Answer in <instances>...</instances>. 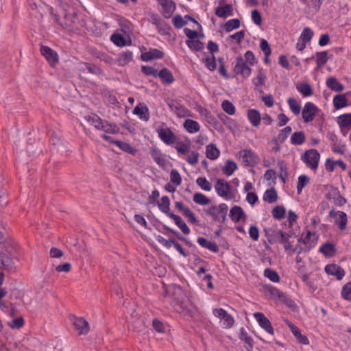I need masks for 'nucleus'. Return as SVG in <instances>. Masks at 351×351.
I'll list each match as a JSON object with an SVG mask.
<instances>
[{
	"label": "nucleus",
	"mask_w": 351,
	"mask_h": 351,
	"mask_svg": "<svg viewBox=\"0 0 351 351\" xmlns=\"http://www.w3.org/2000/svg\"><path fill=\"white\" fill-rule=\"evenodd\" d=\"M329 216L335 218V223L338 225L341 230L346 229L347 225V215L343 211H335V209H332L329 212Z\"/></svg>",
	"instance_id": "1a4fd4ad"
},
{
	"label": "nucleus",
	"mask_w": 351,
	"mask_h": 351,
	"mask_svg": "<svg viewBox=\"0 0 351 351\" xmlns=\"http://www.w3.org/2000/svg\"><path fill=\"white\" fill-rule=\"evenodd\" d=\"M228 206L225 203H221L217 206V213L219 216V221L224 222L226 220Z\"/></svg>",
	"instance_id": "5fc2aeb1"
},
{
	"label": "nucleus",
	"mask_w": 351,
	"mask_h": 351,
	"mask_svg": "<svg viewBox=\"0 0 351 351\" xmlns=\"http://www.w3.org/2000/svg\"><path fill=\"white\" fill-rule=\"evenodd\" d=\"M240 26V21L238 19H230L224 24V29L226 32H230L234 29H237Z\"/></svg>",
	"instance_id": "8fccbe9b"
},
{
	"label": "nucleus",
	"mask_w": 351,
	"mask_h": 351,
	"mask_svg": "<svg viewBox=\"0 0 351 351\" xmlns=\"http://www.w3.org/2000/svg\"><path fill=\"white\" fill-rule=\"evenodd\" d=\"M75 329L78 331L79 335H86L90 330L88 322L83 317L73 315L71 318Z\"/></svg>",
	"instance_id": "6e6552de"
},
{
	"label": "nucleus",
	"mask_w": 351,
	"mask_h": 351,
	"mask_svg": "<svg viewBox=\"0 0 351 351\" xmlns=\"http://www.w3.org/2000/svg\"><path fill=\"white\" fill-rule=\"evenodd\" d=\"M168 217H169L174 221L176 226H178V228L182 230V232L184 234H189L190 233V228L187 226L186 223L179 215H175L174 213H169Z\"/></svg>",
	"instance_id": "a211bd4d"
},
{
	"label": "nucleus",
	"mask_w": 351,
	"mask_h": 351,
	"mask_svg": "<svg viewBox=\"0 0 351 351\" xmlns=\"http://www.w3.org/2000/svg\"><path fill=\"white\" fill-rule=\"evenodd\" d=\"M186 43L191 49L195 51H201L204 48V43L199 40H187Z\"/></svg>",
	"instance_id": "37998d69"
},
{
	"label": "nucleus",
	"mask_w": 351,
	"mask_h": 351,
	"mask_svg": "<svg viewBox=\"0 0 351 351\" xmlns=\"http://www.w3.org/2000/svg\"><path fill=\"white\" fill-rule=\"evenodd\" d=\"M159 4L162 7L163 16L167 19L170 18L176 10V3L171 0H165Z\"/></svg>",
	"instance_id": "f3484780"
},
{
	"label": "nucleus",
	"mask_w": 351,
	"mask_h": 351,
	"mask_svg": "<svg viewBox=\"0 0 351 351\" xmlns=\"http://www.w3.org/2000/svg\"><path fill=\"white\" fill-rule=\"evenodd\" d=\"M244 216L243 209L239 206H234L230 210V217L234 222L239 221Z\"/></svg>",
	"instance_id": "a878e982"
},
{
	"label": "nucleus",
	"mask_w": 351,
	"mask_h": 351,
	"mask_svg": "<svg viewBox=\"0 0 351 351\" xmlns=\"http://www.w3.org/2000/svg\"><path fill=\"white\" fill-rule=\"evenodd\" d=\"M264 275L274 282H278L280 281V277L275 270L267 268L264 271Z\"/></svg>",
	"instance_id": "13d9d810"
},
{
	"label": "nucleus",
	"mask_w": 351,
	"mask_h": 351,
	"mask_svg": "<svg viewBox=\"0 0 351 351\" xmlns=\"http://www.w3.org/2000/svg\"><path fill=\"white\" fill-rule=\"evenodd\" d=\"M333 195L334 196V199H335V202L337 205L338 206H343V204H345L346 203V199L345 197H343L341 194H340V192L339 191V190L337 189V188H335V187H332V189H331V193H329L328 195H327V197L328 198H330L329 197V195Z\"/></svg>",
	"instance_id": "e433bc0d"
},
{
	"label": "nucleus",
	"mask_w": 351,
	"mask_h": 351,
	"mask_svg": "<svg viewBox=\"0 0 351 351\" xmlns=\"http://www.w3.org/2000/svg\"><path fill=\"white\" fill-rule=\"evenodd\" d=\"M265 289L274 299L278 300L289 308H294L296 307L295 302L278 289L271 285L267 286Z\"/></svg>",
	"instance_id": "7ed1b4c3"
},
{
	"label": "nucleus",
	"mask_w": 351,
	"mask_h": 351,
	"mask_svg": "<svg viewBox=\"0 0 351 351\" xmlns=\"http://www.w3.org/2000/svg\"><path fill=\"white\" fill-rule=\"evenodd\" d=\"M170 180L174 185L178 186L181 184L182 178L176 169H172L170 173Z\"/></svg>",
	"instance_id": "774afa93"
},
{
	"label": "nucleus",
	"mask_w": 351,
	"mask_h": 351,
	"mask_svg": "<svg viewBox=\"0 0 351 351\" xmlns=\"http://www.w3.org/2000/svg\"><path fill=\"white\" fill-rule=\"evenodd\" d=\"M326 273L334 276L339 280H341L345 275L344 269L337 264H328L324 269Z\"/></svg>",
	"instance_id": "ddd939ff"
},
{
	"label": "nucleus",
	"mask_w": 351,
	"mask_h": 351,
	"mask_svg": "<svg viewBox=\"0 0 351 351\" xmlns=\"http://www.w3.org/2000/svg\"><path fill=\"white\" fill-rule=\"evenodd\" d=\"M326 86L332 90L341 92L343 90L344 86L342 84L337 81L335 77H330L326 80Z\"/></svg>",
	"instance_id": "b1692460"
},
{
	"label": "nucleus",
	"mask_w": 351,
	"mask_h": 351,
	"mask_svg": "<svg viewBox=\"0 0 351 351\" xmlns=\"http://www.w3.org/2000/svg\"><path fill=\"white\" fill-rule=\"evenodd\" d=\"M291 142L293 145H301L305 142V134L304 132H295L291 137Z\"/></svg>",
	"instance_id": "a19ab883"
},
{
	"label": "nucleus",
	"mask_w": 351,
	"mask_h": 351,
	"mask_svg": "<svg viewBox=\"0 0 351 351\" xmlns=\"http://www.w3.org/2000/svg\"><path fill=\"white\" fill-rule=\"evenodd\" d=\"M206 157L210 160L217 159L220 155L219 149L213 143H210L206 148Z\"/></svg>",
	"instance_id": "393cba45"
},
{
	"label": "nucleus",
	"mask_w": 351,
	"mask_h": 351,
	"mask_svg": "<svg viewBox=\"0 0 351 351\" xmlns=\"http://www.w3.org/2000/svg\"><path fill=\"white\" fill-rule=\"evenodd\" d=\"M313 36V32L309 27L303 29L302 32L299 38V40H303L306 43L309 42Z\"/></svg>",
	"instance_id": "e2e57ef3"
},
{
	"label": "nucleus",
	"mask_w": 351,
	"mask_h": 351,
	"mask_svg": "<svg viewBox=\"0 0 351 351\" xmlns=\"http://www.w3.org/2000/svg\"><path fill=\"white\" fill-rule=\"evenodd\" d=\"M338 123L341 128L351 126V114H344L338 117Z\"/></svg>",
	"instance_id": "49530a36"
},
{
	"label": "nucleus",
	"mask_w": 351,
	"mask_h": 351,
	"mask_svg": "<svg viewBox=\"0 0 351 351\" xmlns=\"http://www.w3.org/2000/svg\"><path fill=\"white\" fill-rule=\"evenodd\" d=\"M83 64L89 73L96 75H100L103 74L102 69L95 64L88 62H84Z\"/></svg>",
	"instance_id": "bf43d9fd"
},
{
	"label": "nucleus",
	"mask_w": 351,
	"mask_h": 351,
	"mask_svg": "<svg viewBox=\"0 0 351 351\" xmlns=\"http://www.w3.org/2000/svg\"><path fill=\"white\" fill-rule=\"evenodd\" d=\"M40 51L51 66H54L58 62L57 53L49 47L41 45Z\"/></svg>",
	"instance_id": "9b49d317"
},
{
	"label": "nucleus",
	"mask_w": 351,
	"mask_h": 351,
	"mask_svg": "<svg viewBox=\"0 0 351 351\" xmlns=\"http://www.w3.org/2000/svg\"><path fill=\"white\" fill-rule=\"evenodd\" d=\"M269 231L272 232V234L268 236V241L270 243L279 242L283 244L285 250H288L291 249V244L289 239L285 237V232L282 230L273 231L271 229L265 230V232L268 234Z\"/></svg>",
	"instance_id": "20e7f679"
},
{
	"label": "nucleus",
	"mask_w": 351,
	"mask_h": 351,
	"mask_svg": "<svg viewBox=\"0 0 351 351\" xmlns=\"http://www.w3.org/2000/svg\"><path fill=\"white\" fill-rule=\"evenodd\" d=\"M247 117L253 126L257 127L260 124L261 114L257 110H248Z\"/></svg>",
	"instance_id": "cd10ccee"
},
{
	"label": "nucleus",
	"mask_w": 351,
	"mask_h": 351,
	"mask_svg": "<svg viewBox=\"0 0 351 351\" xmlns=\"http://www.w3.org/2000/svg\"><path fill=\"white\" fill-rule=\"evenodd\" d=\"M341 294L344 300L351 301V282H347L343 287Z\"/></svg>",
	"instance_id": "0e129e2a"
},
{
	"label": "nucleus",
	"mask_w": 351,
	"mask_h": 351,
	"mask_svg": "<svg viewBox=\"0 0 351 351\" xmlns=\"http://www.w3.org/2000/svg\"><path fill=\"white\" fill-rule=\"evenodd\" d=\"M215 14L220 18H226L228 16L233 14V8L231 4H225L223 6H219L215 9Z\"/></svg>",
	"instance_id": "6ab92c4d"
},
{
	"label": "nucleus",
	"mask_w": 351,
	"mask_h": 351,
	"mask_svg": "<svg viewBox=\"0 0 351 351\" xmlns=\"http://www.w3.org/2000/svg\"><path fill=\"white\" fill-rule=\"evenodd\" d=\"M318 237L315 234V232L312 233L309 230H306V236L304 239L300 238L299 239V242L302 241L305 245H306L307 250H309L312 247H313L317 242Z\"/></svg>",
	"instance_id": "aec40b11"
},
{
	"label": "nucleus",
	"mask_w": 351,
	"mask_h": 351,
	"mask_svg": "<svg viewBox=\"0 0 351 351\" xmlns=\"http://www.w3.org/2000/svg\"><path fill=\"white\" fill-rule=\"evenodd\" d=\"M333 105L335 109L339 110L348 105L346 95H337L333 98Z\"/></svg>",
	"instance_id": "bb28decb"
},
{
	"label": "nucleus",
	"mask_w": 351,
	"mask_h": 351,
	"mask_svg": "<svg viewBox=\"0 0 351 351\" xmlns=\"http://www.w3.org/2000/svg\"><path fill=\"white\" fill-rule=\"evenodd\" d=\"M157 77H159L162 83L166 84H172L174 81L172 73L167 68H163L158 72Z\"/></svg>",
	"instance_id": "412c9836"
},
{
	"label": "nucleus",
	"mask_w": 351,
	"mask_h": 351,
	"mask_svg": "<svg viewBox=\"0 0 351 351\" xmlns=\"http://www.w3.org/2000/svg\"><path fill=\"white\" fill-rule=\"evenodd\" d=\"M288 104L290 109L295 114H299L301 110V107L294 98L289 97L288 99Z\"/></svg>",
	"instance_id": "338daca9"
},
{
	"label": "nucleus",
	"mask_w": 351,
	"mask_h": 351,
	"mask_svg": "<svg viewBox=\"0 0 351 351\" xmlns=\"http://www.w3.org/2000/svg\"><path fill=\"white\" fill-rule=\"evenodd\" d=\"M84 119L97 130H99L101 125L103 124V120L95 113L85 116Z\"/></svg>",
	"instance_id": "c756f323"
},
{
	"label": "nucleus",
	"mask_w": 351,
	"mask_h": 351,
	"mask_svg": "<svg viewBox=\"0 0 351 351\" xmlns=\"http://www.w3.org/2000/svg\"><path fill=\"white\" fill-rule=\"evenodd\" d=\"M150 154L154 160L160 166H164L166 160L162 157L160 150L153 148L150 151Z\"/></svg>",
	"instance_id": "4c0bfd02"
},
{
	"label": "nucleus",
	"mask_w": 351,
	"mask_h": 351,
	"mask_svg": "<svg viewBox=\"0 0 351 351\" xmlns=\"http://www.w3.org/2000/svg\"><path fill=\"white\" fill-rule=\"evenodd\" d=\"M328 53L326 51L316 53V63L319 68L324 66L328 60Z\"/></svg>",
	"instance_id": "603ef678"
},
{
	"label": "nucleus",
	"mask_w": 351,
	"mask_h": 351,
	"mask_svg": "<svg viewBox=\"0 0 351 351\" xmlns=\"http://www.w3.org/2000/svg\"><path fill=\"white\" fill-rule=\"evenodd\" d=\"M254 316L262 328L271 335L274 334V329L270 321L263 313L256 312Z\"/></svg>",
	"instance_id": "9d476101"
},
{
	"label": "nucleus",
	"mask_w": 351,
	"mask_h": 351,
	"mask_svg": "<svg viewBox=\"0 0 351 351\" xmlns=\"http://www.w3.org/2000/svg\"><path fill=\"white\" fill-rule=\"evenodd\" d=\"M206 67L210 71H213L217 68L216 59L214 55L206 56L204 59Z\"/></svg>",
	"instance_id": "6e6d98bb"
},
{
	"label": "nucleus",
	"mask_w": 351,
	"mask_h": 351,
	"mask_svg": "<svg viewBox=\"0 0 351 351\" xmlns=\"http://www.w3.org/2000/svg\"><path fill=\"white\" fill-rule=\"evenodd\" d=\"M172 23L175 27L178 29H180L187 24L186 21H185L180 14H176L173 17Z\"/></svg>",
	"instance_id": "69168bd1"
},
{
	"label": "nucleus",
	"mask_w": 351,
	"mask_h": 351,
	"mask_svg": "<svg viewBox=\"0 0 351 351\" xmlns=\"http://www.w3.org/2000/svg\"><path fill=\"white\" fill-rule=\"evenodd\" d=\"M198 243L202 247L208 250L217 253L219 252V248L215 242L208 241L206 238L199 237L197 239Z\"/></svg>",
	"instance_id": "5701e85b"
},
{
	"label": "nucleus",
	"mask_w": 351,
	"mask_h": 351,
	"mask_svg": "<svg viewBox=\"0 0 351 351\" xmlns=\"http://www.w3.org/2000/svg\"><path fill=\"white\" fill-rule=\"evenodd\" d=\"M134 114L138 115L140 119L147 121L149 119V109L147 106L139 107L136 106L133 110Z\"/></svg>",
	"instance_id": "473e14b6"
},
{
	"label": "nucleus",
	"mask_w": 351,
	"mask_h": 351,
	"mask_svg": "<svg viewBox=\"0 0 351 351\" xmlns=\"http://www.w3.org/2000/svg\"><path fill=\"white\" fill-rule=\"evenodd\" d=\"M0 268H3L10 272L15 270V266L12 259L2 251H0Z\"/></svg>",
	"instance_id": "2eb2a0df"
},
{
	"label": "nucleus",
	"mask_w": 351,
	"mask_h": 351,
	"mask_svg": "<svg viewBox=\"0 0 351 351\" xmlns=\"http://www.w3.org/2000/svg\"><path fill=\"white\" fill-rule=\"evenodd\" d=\"M239 156L241 158L242 163L245 166H253L256 162V154L250 149H243L240 151Z\"/></svg>",
	"instance_id": "4468645a"
},
{
	"label": "nucleus",
	"mask_w": 351,
	"mask_h": 351,
	"mask_svg": "<svg viewBox=\"0 0 351 351\" xmlns=\"http://www.w3.org/2000/svg\"><path fill=\"white\" fill-rule=\"evenodd\" d=\"M310 182V178L306 175H301L298 177L297 184V191L300 194L303 188H304Z\"/></svg>",
	"instance_id": "09e8293b"
},
{
	"label": "nucleus",
	"mask_w": 351,
	"mask_h": 351,
	"mask_svg": "<svg viewBox=\"0 0 351 351\" xmlns=\"http://www.w3.org/2000/svg\"><path fill=\"white\" fill-rule=\"evenodd\" d=\"M215 189L219 196L227 199L232 197L231 195V186L224 179H218L215 182Z\"/></svg>",
	"instance_id": "39448f33"
},
{
	"label": "nucleus",
	"mask_w": 351,
	"mask_h": 351,
	"mask_svg": "<svg viewBox=\"0 0 351 351\" xmlns=\"http://www.w3.org/2000/svg\"><path fill=\"white\" fill-rule=\"evenodd\" d=\"M297 88L304 97H308L313 95L311 86L307 82L300 83L297 86Z\"/></svg>",
	"instance_id": "79ce46f5"
},
{
	"label": "nucleus",
	"mask_w": 351,
	"mask_h": 351,
	"mask_svg": "<svg viewBox=\"0 0 351 351\" xmlns=\"http://www.w3.org/2000/svg\"><path fill=\"white\" fill-rule=\"evenodd\" d=\"M199 112L202 116L204 117V119L209 124L213 125H219L216 118L208 110L202 108Z\"/></svg>",
	"instance_id": "c03bdc74"
},
{
	"label": "nucleus",
	"mask_w": 351,
	"mask_h": 351,
	"mask_svg": "<svg viewBox=\"0 0 351 351\" xmlns=\"http://www.w3.org/2000/svg\"><path fill=\"white\" fill-rule=\"evenodd\" d=\"M234 72L237 75H241L244 77H247L250 75L252 69L242 56H237L235 60Z\"/></svg>",
	"instance_id": "423d86ee"
},
{
	"label": "nucleus",
	"mask_w": 351,
	"mask_h": 351,
	"mask_svg": "<svg viewBox=\"0 0 351 351\" xmlns=\"http://www.w3.org/2000/svg\"><path fill=\"white\" fill-rule=\"evenodd\" d=\"M183 126L189 133L197 132L200 129L199 123L197 121L192 119H186L184 121Z\"/></svg>",
	"instance_id": "2f4dec72"
},
{
	"label": "nucleus",
	"mask_w": 351,
	"mask_h": 351,
	"mask_svg": "<svg viewBox=\"0 0 351 351\" xmlns=\"http://www.w3.org/2000/svg\"><path fill=\"white\" fill-rule=\"evenodd\" d=\"M133 54L132 51H126L122 52L119 55V58L117 59V62L120 66H125L132 61Z\"/></svg>",
	"instance_id": "58836bf2"
},
{
	"label": "nucleus",
	"mask_w": 351,
	"mask_h": 351,
	"mask_svg": "<svg viewBox=\"0 0 351 351\" xmlns=\"http://www.w3.org/2000/svg\"><path fill=\"white\" fill-rule=\"evenodd\" d=\"M266 80V75L263 69H259L258 75L253 79V83L256 86H260L264 84Z\"/></svg>",
	"instance_id": "052dcab7"
},
{
	"label": "nucleus",
	"mask_w": 351,
	"mask_h": 351,
	"mask_svg": "<svg viewBox=\"0 0 351 351\" xmlns=\"http://www.w3.org/2000/svg\"><path fill=\"white\" fill-rule=\"evenodd\" d=\"M164 55V53L158 49H150L149 51L141 54V59L147 62L154 59H161Z\"/></svg>",
	"instance_id": "dca6fc26"
},
{
	"label": "nucleus",
	"mask_w": 351,
	"mask_h": 351,
	"mask_svg": "<svg viewBox=\"0 0 351 351\" xmlns=\"http://www.w3.org/2000/svg\"><path fill=\"white\" fill-rule=\"evenodd\" d=\"M288 326L292 333L294 335V336L296 337V339L300 343L304 345L308 344L309 341L308 338L305 335L301 334L300 330L299 329L298 327H297L292 323H289Z\"/></svg>",
	"instance_id": "4be33fe9"
},
{
	"label": "nucleus",
	"mask_w": 351,
	"mask_h": 351,
	"mask_svg": "<svg viewBox=\"0 0 351 351\" xmlns=\"http://www.w3.org/2000/svg\"><path fill=\"white\" fill-rule=\"evenodd\" d=\"M170 200L168 196H162L160 199V202H158V206L159 209L167 216L169 213H171L170 211Z\"/></svg>",
	"instance_id": "72a5a7b5"
},
{
	"label": "nucleus",
	"mask_w": 351,
	"mask_h": 351,
	"mask_svg": "<svg viewBox=\"0 0 351 351\" xmlns=\"http://www.w3.org/2000/svg\"><path fill=\"white\" fill-rule=\"evenodd\" d=\"M110 39L113 43L118 47H123L127 45L126 40L121 34H114L111 36Z\"/></svg>",
	"instance_id": "864d4df0"
},
{
	"label": "nucleus",
	"mask_w": 351,
	"mask_h": 351,
	"mask_svg": "<svg viewBox=\"0 0 351 351\" xmlns=\"http://www.w3.org/2000/svg\"><path fill=\"white\" fill-rule=\"evenodd\" d=\"M221 108L223 110L230 115H232L235 113V107L228 100H224L221 104Z\"/></svg>",
	"instance_id": "680f3d73"
},
{
	"label": "nucleus",
	"mask_w": 351,
	"mask_h": 351,
	"mask_svg": "<svg viewBox=\"0 0 351 351\" xmlns=\"http://www.w3.org/2000/svg\"><path fill=\"white\" fill-rule=\"evenodd\" d=\"M159 138L167 145H172L176 141V136L169 128L157 130Z\"/></svg>",
	"instance_id": "f8f14e48"
},
{
	"label": "nucleus",
	"mask_w": 351,
	"mask_h": 351,
	"mask_svg": "<svg viewBox=\"0 0 351 351\" xmlns=\"http://www.w3.org/2000/svg\"><path fill=\"white\" fill-rule=\"evenodd\" d=\"M197 184L203 190L210 191L212 189V185L206 178L199 177L196 180Z\"/></svg>",
	"instance_id": "4d7b16f0"
},
{
	"label": "nucleus",
	"mask_w": 351,
	"mask_h": 351,
	"mask_svg": "<svg viewBox=\"0 0 351 351\" xmlns=\"http://www.w3.org/2000/svg\"><path fill=\"white\" fill-rule=\"evenodd\" d=\"M193 199L196 204L200 205H207L210 202V199L208 197L199 193H195Z\"/></svg>",
	"instance_id": "de8ad7c7"
},
{
	"label": "nucleus",
	"mask_w": 351,
	"mask_h": 351,
	"mask_svg": "<svg viewBox=\"0 0 351 351\" xmlns=\"http://www.w3.org/2000/svg\"><path fill=\"white\" fill-rule=\"evenodd\" d=\"M239 338L241 340L245 341V343L247 345L246 349L248 351H251L253 348V340L251 337L248 335L244 328H241L240 330Z\"/></svg>",
	"instance_id": "c9c22d12"
},
{
	"label": "nucleus",
	"mask_w": 351,
	"mask_h": 351,
	"mask_svg": "<svg viewBox=\"0 0 351 351\" xmlns=\"http://www.w3.org/2000/svg\"><path fill=\"white\" fill-rule=\"evenodd\" d=\"M99 130L110 134H116L119 131V127L115 123H108L107 121H103Z\"/></svg>",
	"instance_id": "7c9ffc66"
},
{
	"label": "nucleus",
	"mask_w": 351,
	"mask_h": 351,
	"mask_svg": "<svg viewBox=\"0 0 351 351\" xmlns=\"http://www.w3.org/2000/svg\"><path fill=\"white\" fill-rule=\"evenodd\" d=\"M319 251L324 254L326 257L332 256L336 251L334 244L331 243H324L320 247Z\"/></svg>",
	"instance_id": "c85d7f7f"
},
{
	"label": "nucleus",
	"mask_w": 351,
	"mask_h": 351,
	"mask_svg": "<svg viewBox=\"0 0 351 351\" xmlns=\"http://www.w3.org/2000/svg\"><path fill=\"white\" fill-rule=\"evenodd\" d=\"M320 154L315 149L306 150L302 156L301 160L306 166L313 170H316L318 167Z\"/></svg>",
	"instance_id": "f03ea898"
},
{
	"label": "nucleus",
	"mask_w": 351,
	"mask_h": 351,
	"mask_svg": "<svg viewBox=\"0 0 351 351\" xmlns=\"http://www.w3.org/2000/svg\"><path fill=\"white\" fill-rule=\"evenodd\" d=\"M271 213L274 219L280 220L285 217L286 210L282 206H276L273 208Z\"/></svg>",
	"instance_id": "3c124183"
},
{
	"label": "nucleus",
	"mask_w": 351,
	"mask_h": 351,
	"mask_svg": "<svg viewBox=\"0 0 351 351\" xmlns=\"http://www.w3.org/2000/svg\"><path fill=\"white\" fill-rule=\"evenodd\" d=\"M278 194L275 189L271 188L266 190L263 195L264 201L268 202L269 203H274L277 201Z\"/></svg>",
	"instance_id": "ea45409f"
},
{
	"label": "nucleus",
	"mask_w": 351,
	"mask_h": 351,
	"mask_svg": "<svg viewBox=\"0 0 351 351\" xmlns=\"http://www.w3.org/2000/svg\"><path fill=\"white\" fill-rule=\"evenodd\" d=\"M237 169V165L236 162L233 160H228L223 168V171L226 175L229 176H231Z\"/></svg>",
	"instance_id": "a18cd8bd"
},
{
	"label": "nucleus",
	"mask_w": 351,
	"mask_h": 351,
	"mask_svg": "<svg viewBox=\"0 0 351 351\" xmlns=\"http://www.w3.org/2000/svg\"><path fill=\"white\" fill-rule=\"evenodd\" d=\"M113 144L117 145L121 150L134 155L136 152V149L133 147L130 144L123 142L121 141H111Z\"/></svg>",
	"instance_id": "f704fd0d"
},
{
	"label": "nucleus",
	"mask_w": 351,
	"mask_h": 351,
	"mask_svg": "<svg viewBox=\"0 0 351 351\" xmlns=\"http://www.w3.org/2000/svg\"><path fill=\"white\" fill-rule=\"evenodd\" d=\"M167 292L173 296L175 300V309L177 312L186 315H191L192 313L184 301V291L180 286L173 284L168 287Z\"/></svg>",
	"instance_id": "f257e3e1"
},
{
	"label": "nucleus",
	"mask_w": 351,
	"mask_h": 351,
	"mask_svg": "<svg viewBox=\"0 0 351 351\" xmlns=\"http://www.w3.org/2000/svg\"><path fill=\"white\" fill-rule=\"evenodd\" d=\"M320 110L312 102H307L302 111V117L305 123L312 121Z\"/></svg>",
	"instance_id": "0eeeda50"
}]
</instances>
